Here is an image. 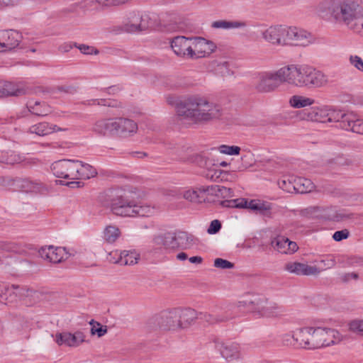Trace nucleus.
I'll list each match as a JSON object with an SVG mask.
<instances>
[{"label": "nucleus", "mask_w": 363, "mask_h": 363, "mask_svg": "<svg viewBox=\"0 0 363 363\" xmlns=\"http://www.w3.org/2000/svg\"><path fill=\"white\" fill-rule=\"evenodd\" d=\"M318 8L328 10L335 23L363 37V0H323Z\"/></svg>", "instance_id": "1"}, {"label": "nucleus", "mask_w": 363, "mask_h": 363, "mask_svg": "<svg viewBox=\"0 0 363 363\" xmlns=\"http://www.w3.org/2000/svg\"><path fill=\"white\" fill-rule=\"evenodd\" d=\"M176 113L180 120H186L192 124H200L219 119L223 114V109L220 105L210 102L204 97L194 95L178 102Z\"/></svg>", "instance_id": "2"}, {"label": "nucleus", "mask_w": 363, "mask_h": 363, "mask_svg": "<svg viewBox=\"0 0 363 363\" xmlns=\"http://www.w3.org/2000/svg\"><path fill=\"white\" fill-rule=\"evenodd\" d=\"M107 206L113 214L122 217L150 216L155 211L154 207L146 203H137L125 194L111 195Z\"/></svg>", "instance_id": "3"}, {"label": "nucleus", "mask_w": 363, "mask_h": 363, "mask_svg": "<svg viewBox=\"0 0 363 363\" xmlns=\"http://www.w3.org/2000/svg\"><path fill=\"white\" fill-rule=\"evenodd\" d=\"M310 333V350L320 349L337 345L343 340L342 335L335 329L311 328Z\"/></svg>", "instance_id": "4"}, {"label": "nucleus", "mask_w": 363, "mask_h": 363, "mask_svg": "<svg viewBox=\"0 0 363 363\" xmlns=\"http://www.w3.org/2000/svg\"><path fill=\"white\" fill-rule=\"evenodd\" d=\"M221 206L228 208H248L256 213L271 218L272 204L264 201L259 199H252L248 201L244 198L236 199L224 200L220 203Z\"/></svg>", "instance_id": "5"}, {"label": "nucleus", "mask_w": 363, "mask_h": 363, "mask_svg": "<svg viewBox=\"0 0 363 363\" xmlns=\"http://www.w3.org/2000/svg\"><path fill=\"white\" fill-rule=\"evenodd\" d=\"M341 111H336L328 109L325 106H313L304 108L299 111L298 117L301 120L318 123H338Z\"/></svg>", "instance_id": "6"}, {"label": "nucleus", "mask_w": 363, "mask_h": 363, "mask_svg": "<svg viewBox=\"0 0 363 363\" xmlns=\"http://www.w3.org/2000/svg\"><path fill=\"white\" fill-rule=\"evenodd\" d=\"M248 301L250 312L257 313L263 317H276L284 312V308L281 306L269 301L264 297L255 296Z\"/></svg>", "instance_id": "7"}, {"label": "nucleus", "mask_w": 363, "mask_h": 363, "mask_svg": "<svg viewBox=\"0 0 363 363\" xmlns=\"http://www.w3.org/2000/svg\"><path fill=\"white\" fill-rule=\"evenodd\" d=\"M8 185L13 190L24 193L46 194L48 186L39 180H32L28 177H15L8 181Z\"/></svg>", "instance_id": "8"}, {"label": "nucleus", "mask_w": 363, "mask_h": 363, "mask_svg": "<svg viewBox=\"0 0 363 363\" xmlns=\"http://www.w3.org/2000/svg\"><path fill=\"white\" fill-rule=\"evenodd\" d=\"M284 83L282 71L280 68L276 71L260 73L259 82L255 88L259 92L268 93L274 91Z\"/></svg>", "instance_id": "9"}, {"label": "nucleus", "mask_w": 363, "mask_h": 363, "mask_svg": "<svg viewBox=\"0 0 363 363\" xmlns=\"http://www.w3.org/2000/svg\"><path fill=\"white\" fill-rule=\"evenodd\" d=\"M176 308L164 311L156 315L149 320L152 328L162 330H178L179 329Z\"/></svg>", "instance_id": "10"}, {"label": "nucleus", "mask_w": 363, "mask_h": 363, "mask_svg": "<svg viewBox=\"0 0 363 363\" xmlns=\"http://www.w3.org/2000/svg\"><path fill=\"white\" fill-rule=\"evenodd\" d=\"M77 168V160H60L53 162L51 165V170L56 177L66 179H77L79 171Z\"/></svg>", "instance_id": "11"}, {"label": "nucleus", "mask_w": 363, "mask_h": 363, "mask_svg": "<svg viewBox=\"0 0 363 363\" xmlns=\"http://www.w3.org/2000/svg\"><path fill=\"white\" fill-rule=\"evenodd\" d=\"M328 82V78L322 71L309 65H305L302 88H320Z\"/></svg>", "instance_id": "12"}, {"label": "nucleus", "mask_w": 363, "mask_h": 363, "mask_svg": "<svg viewBox=\"0 0 363 363\" xmlns=\"http://www.w3.org/2000/svg\"><path fill=\"white\" fill-rule=\"evenodd\" d=\"M313 38L305 30L286 26V45L306 47L313 43Z\"/></svg>", "instance_id": "13"}, {"label": "nucleus", "mask_w": 363, "mask_h": 363, "mask_svg": "<svg viewBox=\"0 0 363 363\" xmlns=\"http://www.w3.org/2000/svg\"><path fill=\"white\" fill-rule=\"evenodd\" d=\"M305 65H290L281 67L284 83L302 88Z\"/></svg>", "instance_id": "14"}, {"label": "nucleus", "mask_w": 363, "mask_h": 363, "mask_svg": "<svg viewBox=\"0 0 363 363\" xmlns=\"http://www.w3.org/2000/svg\"><path fill=\"white\" fill-rule=\"evenodd\" d=\"M216 45L203 38H192V46L189 54L190 59H198L209 56L216 50Z\"/></svg>", "instance_id": "15"}, {"label": "nucleus", "mask_w": 363, "mask_h": 363, "mask_svg": "<svg viewBox=\"0 0 363 363\" xmlns=\"http://www.w3.org/2000/svg\"><path fill=\"white\" fill-rule=\"evenodd\" d=\"M339 126L346 130H350L358 134H363V119L359 118L355 113H342L338 121Z\"/></svg>", "instance_id": "16"}, {"label": "nucleus", "mask_w": 363, "mask_h": 363, "mask_svg": "<svg viewBox=\"0 0 363 363\" xmlns=\"http://www.w3.org/2000/svg\"><path fill=\"white\" fill-rule=\"evenodd\" d=\"M38 252L43 259L53 264L60 263L68 257L66 248L62 247L45 246Z\"/></svg>", "instance_id": "17"}, {"label": "nucleus", "mask_w": 363, "mask_h": 363, "mask_svg": "<svg viewBox=\"0 0 363 363\" xmlns=\"http://www.w3.org/2000/svg\"><path fill=\"white\" fill-rule=\"evenodd\" d=\"M246 312H250L248 300L230 304L219 314L220 318V320H221L222 323L226 322L237 317H240Z\"/></svg>", "instance_id": "18"}, {"label": "nucleus", "mask_w": 363, "mask_h": 363, "mask_svg": "<svg viewBox=\"0 0 363 363\" xmlns=\"http://www.w3.org/2000/svg\"><path fill=\"white\" fill-rule=\"evenodd\" d=\"M262 38L269 43L286 45V26H270L262 32Z\"/></svg>", "instance_id": "19"}, {"label": "nucleus", "mask_w": 363, "mask_h": 363, "mask_svg": "<svg viewBox=\"0 0 363 363\" xmlns=\"http://www.w3.org/2000/svg\"><path fill=\"white\" fill-rule=\"evenodd\" d=\"M138 130V124L133 120L118 117L116 118V136L128 138L134 135Z\"/></svg>", "instance_id": "20"}, {"label": "nucleus", "mask_w": 363, "mask_h": 363, "mask_svg": "<svg viewBox=\"0 0 363 363\" xmlns=\"http://www.w3.org/2000/svg\"><path fill=\"white\" fill-rule=\"evenodd\" d=\"M192 38L177 36L171 41V48L179 57L189 58V52L192 51Z\"/></svg>", "instance_id": "21"}, {"label": "nucleus", "mask_w": 363, "mask_h": 363, "mask_svg": "<svg viewBox=\"0 0 363 363\" xmlns=\"http://www.w3.org/2000/svg\"><path fill=\"white\" fill-rule=\"evenodd\" d=\"M21 40V34L14 30L0 31V49L10 50L17 47Z\"/></svg>", "instance_id": "22"}, {"label": "nucleus", "mask_w": 363, "mask_h": 363, "mask_svg": "<svg viewBox=\"0 0 363 363\" xmlns=\"http://www.w3.org/2000/svg\"><path fill=\"white\" fill-rule=\"evenodd\" d=\"M113 255L114 263H119L121 265H133L137 264L140 259V254L135 250H116L110 253V256Z\"/></svg>", "instance_id": "23"}, {"label": "nucleus", "mask_w": 363, "mask_h": 363, "mask_svg": "<svg viewBox=\"0 0 363 363\" xmlns=\"http://www.w3.org/2000/svg\"><path fill=\"white\" fill-rule=\"evenodd\" d=\"M271 245L275 250L282 254L291 255L298 249L296 242L291 241L289 238L282 235L274 238L271 242Z\"/></svg>", "instance_id": "24"}, {"label": "nucleus", "mask_w": 363, "mask_h": 363, "mask_svg": "<svg viewBox=\"0 0 363 363\" xmlns=\"http://www.w3.org/2000/svg\"><path fill=\"white\" fill-rule=\"evenodd\" d=\"M84 335L80 331L74 333H62L56 335V342L59 345H65L68 347H77L84 342Z\"/></svg>", "instance_id": "25"}, {"label": "nucleus", "mask_w": 363, "mask_h": 363, "mask_svg": "<svg viewBox=\"0 0 363 363\" xmlns=\"http://www.w3.org/2000/svg\"><path fill=\"white\" fill-rule=\"evenodd\" d=\"M92 130L99 135L116 136V118L97 121L94 123Z\"/></svg>", "instance_id": "26"}, {"label": "nucleus", "mask_w": 363, "mask_h": 363, "mask_svg": "<svg viewBox=\"0 0 363 363\" xmlns=\"http://www.w3.org/2000/svg\"><path fill=\"white\" fill-rule=\"evenodd\" d=\"M26 93V89L21 84L0 81V98L20 96L25 95Z\"/></svg>", "instance_id": "27"}, {"label": "nucleus", "mask_w": 363, "mask_h": 363, "mask_svg": "<svg viewBox=\"0 0 363 363\" xmlns=\"http://www.w3.org/2000/svg\"><path fill=\"white\" fill-rule=\"evenodd\" d=\"M176 313L180 330L189 328L199 318V312L190 308H177Z\"/></svg>", "instance_id": "28"}, {"label": "nucleus", "mask_w": 363, "mask_h": 363, "mask_svg": "<svg viewBox=\"0 0 363 363\" xmlns=\"http://www.w3.org/2000/svg\"><path fill=\"white\" fill-rule=\"evenodd\" d=\"M285 269L288 272L297 275H318L321 272L315 266H310L300 262H289L286 264Z\"/></svg>", "instance_id": "29"}, {"label": "nucleus", "mask_w": 363, "mask_h": 363, "mask_svg": "<svg viewBox=\"0 0 363 363\" xmlns=\"http://www.w3.org/2000/svg\"><path fill=\"white\" fill-rule=\"evenodd\" d=\"M219 350L222 357L228 362L241 359L240 348L236 343H222Z\"/></svg>", "instance_id": "30"}, {"label": "nucleus", "mask_w": 363, "mask_h": 363, "mask_svg": "<svg viewBox=\"0 0 363 363\" xmlns=\"http://www.w3.org/2000/svg\"><path fill=\"white\" fill-rule=\"evenodd\" d=\"M153 243L158 247L163 246L167 249H176L177 244L176 241V235L174 232H167L158 235L153 238Z\"/></svg>", "instance_id": "31"}, {"label": "nucleus", "mask_w": 363, "mask_h": 363, "mask_svg": "<svg viewBox=\"0 0 363 363\" xmlns=\"http://www.w3.org/2000/svg\"><path fill=\"white\" fill-rule=\"evenodd\" d=\"M147 19V16L134 14L130 21L125 24L124 30L128 33L144 30L148 28Z\"/></svg>", "instance_id": "32"}, {"label": "nucleus", "mask_w": 363, "mask_h": 363, "mask_svg": "<svg viewBox=\"0 0 363 363\" xmlns=\"http://www.w3.org/2000/svg\"><path fill=\"white\" fill-rule=\"evenodd\" d=\"M65 128H61L54 124H50L47 122H42L34 125H32L29 128L30 133H35L39 136H45L51 134L57 131H65Z\"/></svg>", "instance_id": "33"}, {"label": "nucleus", "mask_w": 363, "mask_h": 363, "mask_svg": "<svg viewBox=\"0 0 363 363\" xmlns=\"http://www.w3.org/2000/svg\"><path fill=\"white\" fill-rule=\"evenodd\" d=\"M208 191V186L186 190L184 192L183 197L191 202L202 203L206 199Z\"/></svg>", "instance_id": "34"}, {"label": "nucleus", "mask_w": 363, "mask_h": 363, "mask_svg": "<svg viewBox=\"0 0 363 363\" xmlns=\"http://www.w3.org/2000/svg\"><path fill=\"white\" fill-rule=\"evenodd\" d=\"M26 106L32 114L38 116H45L51 113V107L45 101H34L30 99Z\"/></svg>", "instance_id": "35"}, {"label": "nucleus", "mask_w": 363, "mask_h": 363, "mask_svg": "<svg viewBox=\"0 0 363 363\" xmlns=\"http://www.w3.org/2000/svg\"><path fill=\"white\" fill-rule=\"evenodd\" d=\"M176 241L177 248L189 249L191 248L196 241V238L185 231H175Z\"/></svg>", "instance_id": "36"}, {"label": "nucleus", "mask_w": 363, "mask_h": 363, "mask_svg": "<svg viewBox=\"0 0 363 363\" xmlns=\"http://www.w3.org/2000/svg\"><path fill=\"white\" fill-rule=\"evenodd\" d=\"M311 327L299 328L292 335L291 337L304 349L310 350Z\"/></svg>", "instance_id": "37"}, {"label": "nucleus", "mask_w": 363, "mask_h": 363, "mask_svg": "<svg viewBox=\"0 0 363 363\" xmlns=\"http://www.w3.org/2000/svg\"><path fill=\"white\" fill-rule=\"evenodd\" d=\"M77 165L79 170L77 179H89L97 175L96 169L89 164L77 160Z\"/></svg>", "instance_id": "38"}, {"label": "nucleus", "mask_w": 363, "mask_h": 363, "mask_svg": "<svg viewBox=\"0 0 363 363\" xmlns=\"http://www.w3.org/2000/svg\"><path fill=\"white\" fill-rule=\"evenodd\" d=\"M294 185L296 192L299 194L310 192L314 188V185L310 179L302 177L295 179Z\"/></svg>", "instance_id": "39"}, {"label": "nucleus", "mask_w": 363, "mask_h": 363, "mask_svg": "<svg viewBox=\"0 0 363 363\" xmlns=\"http://www.w3.org/2000/svg\"><path fill=\"white\" fill-rule=\"evenodd\" d=\"M314 101L311 98L295 95L290 99L289 104L292 107L299 108L311 106L314 104Z\"/></svg>", "instance_id": "40"}, {"label": "nucleus", "mask_w": 363, "mask_h": 363, "mask_svg": "<svg viewBox=\"0 0 363 363\" xmlns=\"http://www.w3.org/2000/svg\"><path fill=\"white\" fill-rule=\"evenodd\" d=\"M233 191L230 188H226L219 185L208 186V194H214L216 196H221L223 198L232 197Z\"/></svg>", "instance_id": "41"}, {"label": "nucleus", "mask_w": 363, "mask_h": 363, "mask_svg": "<svg viewBox=\"0 0 363 363\" xmlns=\"http://www.w3.org/2000/svg\"><path fill=\"white\" fill-rule=\"evenodd\" d=\"M244 23L238 21H228L225 20L216 21L212 23L211 26L217 29L238 28L244 26Z\"/></svg>", "instance_id": "42"}, {"label": "nucleus", "mask_w": 363, "mask_h": 363, "mask_svg": "<svg viewBox=\"0 0 363 363\" xmlns=\"http://www.w3.org/2000/svg\"><path fill=\"white\" fill-rule=\"evenodd\" d=\"M120 235V230L114 225L107 226L104 231V238L109 243L114 242L119 238Z\"/></svg>", "instance_id": "43"}, {"label": "nucleus", "mask_w": 363, "mask_h": 363, "mask_svg": "<svg viewBox=\"0 0 363 363\" xmlns=\"http://www.w3.org/2000/svg\"><path fill=\"white\" fill-rule=\"evenodd\" d=\"M295 179L291 181L289 178L283 177L278 180L277 184L280 189L282 190L289 192L292 193L293 191L296 192V187H295Z\"/></svg>", "instance_id": "44"}, {"label": "nucleus", "mask_w": 363, "mask_h": 363, "mask_svg": "<svg viewBox=\"0 0 363 363\" xmlns=\"http://www.w3.org/2000/svg\"><path fill=\"white\" fill-rule=\"evenodd\" d=\"M220 318L219 314L213 315L204 312H199L198 319L205 321L210 325L222 323Z\"/></svg>", "instance_id": "45"}, {"label": "nucleus", "mask_w": 363, "mask_h": 363, "mask_svg": "<svg viewBox=\"0 0 363 363\" xmlns=\"http://www.w3.org/2000/svg\"><path fill=\"white\" fill-rule=\"evenodd\" d=\"M220 153L228 155H239L240 147L235 145H222L218 147Z\"/></svg>", "instance_id": "46"}, {"label": "nucleus", "mask_w": 363, "mask_h": 363, "mask_svg": "<svg viewBox=\"0 0 363 363\" xmlns=\"http://www.w3.org/2000/svg\"><path fill=\"white\" fill-rule=\"evenodd\" d=\"M350 330L363 337V320H354L349 324Z\"/></svg>", "instance_id": "47"}, {"label": "nucleus", "mask_w": 363, "mask_h": 363, "mask_svg": "<svg viewBox=\"0 0 363 363\" xmlns=\"http://www.w3.org/2000/svg\"><path fill=\"white\" fill-rule=\"evenodd\" d=\"M55 91L64 92L65 94H74L77 91V87L74 85H61L57 86L54 88L52 91V93H55Z\"/></svg>", "instance_id": "48"}, {"label": "nucleus", "mask_w": 363, "mask_h": 363, "mask_svg": "<svg viewBox=\"0 0 363 363\" xmlns=\"http://www.w3.org/2000/svg\"><path fill=\"white\" fill-rule=\"evenodd\" d=\"M350 218L351 214L347 213L345 209L337 210L334 214L331 215V219L335 221H340Z\"/></svg>", "instance_id": "49"}, {"label": "nucleus", "mask_w": 363, "mask_h": 363, "mask_svg": "<svg viewBox=\"0 0 363 363\" xmlns=\"http://www.w3.org/2000/svg\"><path fill=\"white\" fill-rule=\"evenodd\" d=\"M214 267L223 269H233L234 267V264L222 258H216L214 260Z\"/></svg>", "instance_id": "50"}, {"label": "nucleus", "mask_w": 363, "mask_h": 363, "mask_svg": "<svg viewBox=\"0 0 363 363\" xmlns=\"http://www.w3.org/2000/svg\"><path fill=\"white\" fill-rule=\"evenodd\" d=\"M350 64L360 72H363V60L357 55H350L349 58Z\"/></svg>", "instance_id": "51"}, {"label": "nucleus", "mask_w": 363, "mask_h": 363, "mask_svg": "<svg viewBox=\"0 0 363 363\" xmlns=\"http://www.w3.org/2000/svg\"><path fill=\"white\" fill-rule=\"evenodd\" d=\"M221 228V223L218 220H213L211 222V224L207 230L208 234H216Z\"/></svg>", "instance_id": "52"}, {"label": "nucleus", "mask_w": 363, "mask_h": 363, "mask_svg": "<svg viewBox=\"0 0 363 363\" xmlns=\"http://www.w3.org/2000/svg\"><path fill=\"white\" fill-rule=\"evenodd\" d=\"M320 262L323 264L326 269H331L336 264V261L333 255H328L325 259H321Z\"/></svg>", "instance_id": "53"}, {"label": "nucleus", "mask_w": 363, "mask_h": 363, "mask_svg": "<svg viewBox=\"0 0 363 363\" xmlns=\"http://www.w3.org/2000/svg\"><path fill=\"white\" fill-rule=\"evenodd\" d=\"M350 235L349 231L347 229L342 230H338L335 232V233L333 235V238L335 241H341L344 239H346L348 238Z\"/></svg>", "instance_id": "54"}, {"label": "nucleus", "mask_w": 363, "mask_h": 363, "mask_svg": "<svg viewBox=\"0 0 363 363\" xmlns=\"http://www.w3.org/2000/svg\"><path fill=\"white\" fill-rule=\"evenodd\" d=\"M359 277L358 274L355 272L343 273L340 275V279L343 283L349 282L352 279H357Z\"/></svg>", "instance_id": "55"}, {"label": "nucleus", "mask_w": 363, "mask_h": 363, "mask_svg": "<svg viewBox=\"0 0 363 363\" xmlns=\"http://www.w3.org/2000/svg\"><path fill=\"white\" fill-rule=\"evenodd\" d=\"M13 289L16 290V294L17 295H18L20 297H23V296H27L29 295V292H30V290L29 289H27L26 288H23V287H20L18 285H11V286Z\"/></svg>", "instance_id": "56"}, {"label": "nucleus", "mask_w": 363, "mask_h": 363, "mask_svg": "<svg viewBox=\"0 0 363 363\" xmlns=\"http://www.w3.org/2000/svg\"><path fill=\"white\" fill-rule=\"evenodd\" d=\"M218 67V69H220V72L223 75H230L232 74L229 69V63L228 62H220Z\"/></svg>", "instance_id": "57"}, {"label": "nucleus", "mask_w": 363, "mask_h": 363, "mask_svg": "<svg viewBox=\"0 0 363 363\" xmlns=\"http://www.w3.org/2000/svg\"><path fill=\"white\" fill-rule=\"evenodd\" d=\"M97 325L99 326L98 328L94 329V327L91 328V333H96L99 337L104 336L107 333L106 326H102L99 323H97Z\"/></svg>", "instance_id": "58"}, {"label": "nucleus", "mask_w": 363, "mask_h": 363, "mask_svg": "<svg viewBox=\"0 0 363 363\" xmlns=\"http://www.w3.org/2000/svg\"><path fill=\"white\" fill-rule=\"evenodd\" d=\"M82 53L83 54H92L94 52V48L93 47H90L89 45L82 44V45H77V47Z\"/></svg>", "instance_id": "59"}, {"label": "nucleus", "mask_w": 363, "mask_h": 363, "mask_svg": "<svg viewBox=\"0 0 363 363\" xmlns=\"http://www.w3.org/2000/svg\"><path fill=\"white\" fill-rule=\"evenodd\" d=\"M73 47H77V43H65L59 47V50L62 52H69Z\"/></svg>", "instance_id": "60"}, {"label": "nucleus", "mask_w": 363, "mask_h": 363, "mask_svg": "<svg viewBox=\"0 0 363 363\" xmlns=\"http://www.w3.org/2000/svg\"><path fill=\"white\" fill-rule=\"evenodd\" d=\"M107 102H108L107 106H108V107H115V108H121L122 107V104L115 99H108Z\"/></svg>", "instance_id": "61"}, {"label": "nucleus", "mask_w": 363, "mask_h": 363, "mask_svg": "<svg viewBox=\"0 0 363 363\" xmlns=\"http://www.w3.org/2000/svg\"><path fill=\"white\" fill-rule=\"evenodd\" d=\"M60 184L66 185L70 188H79L81 186L82 182H67V183H63L62 181H60Z\"/></svg>", "instance_id": "62"}, {"label": "nucleus", "mask_w": 363, "mask_h": 363, "mask_svg": "<svg viewBox=\"0 0 363 363\" xmlns=\"http://www.w3.org/2000/svg\"><path fill=\"white\" fill-rule=\"evenodd\" d=\"M203 261V259L201 257H199V256H194V257H191L189 258V262L191 263H194V264H200Z\"/></svg>", "instance_id": "63"}, {"label": "nucleus", "mask_w": 363, "mask_h": 363, "mask_svg": "<svg viewBox=\"0 0 363 363\" xmlns=\"http://www.w3.org/2000/svg\"><path fill=\"white\" fill-rule=\"evenodd\" d=\"M107 101H108V99H94V104H96L97 105H99V106H107V103H108Z\"/></svg>", "instance_id": "64"}]
</instances>
